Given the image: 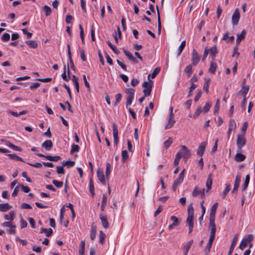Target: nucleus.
I'll use <instances>...</instances> for the list:
<instances>
[{"label": "nucleus", "mask_w": 255, "mask_h": 255, "mask_svg": "<svg viewBox=\"0 0 255 255\" xmlns=\"http://www.w3.org/2000/svg\"><path fill=\"white\" fill-rule=\"evenodd\" d=\"M194 208L193 204L191 203L188 207V217L186 220V223L188 225L189 232L188 233L190 234L193 229L194 226Z\"/></svg>", "instance_id": "1"}, {"label": "nucleus", "mask_w": 255, "mask_h": 255, "mask_svg": "<svg viewBox=\"0 0 255 255\" xmlns=\"http://www.w3.org/2000/svg\"><path fill=\"white\" fill-rule=\"evenodd\" d=\"M173 107L170 108V114L168 118V124L165 127V129H167L172 128L175 123L174 116L173 113Z\"/></svg>", "instance_id": "2"}, {"label": "nucleus", "mask_w": 255, "mask_h": 255, "mask_svg": "<svg viewBox=\"0 0 255 255\" xmlns=\"http://www.w3.org/2000/svg\"><path fill=\"white\" fill-rule=\"evenodd\" d=\"M246 143V139L244 137V135H238L237 139V145L238 148V151L241 152L242 147Z\"/></svg>", "instance_id": "3"}, {"label": "nucleus", "mask_w": 255, "mask_h": 255, "mask_svg": "<svg viewBox=\"0 0 255 255\" xmlns=\"http://www.w3.org/2000/svg\"><path fill=\"white\" fill-rule=\"evenodd\" d=\"M142 87L144 88L143 90L144 96H149L152 90V85L149 84L148 82L144 81L142 83Z\"/></svg>", "instance_id": "4"}, {"label": "nucleus", "mask_w": 255, "mask_h": 255, "mask_svg": "<svg viewBox=\"0 0 255 255\" xmlns=\"http://www.w3.org/2000/svg\"><path fill=\"white\" fill-rule=\"evenodd\" d=\"M215 220V219H209V227L211 228L210 237L214 238H215V234L216 232Z\"/></svg>", "instance_id": "5"}, {"label": "nucleus", "mask_w": 255, "mask_h": 255, "mask_svg": "<svg viewBox=\"0 0 255 255\" xmlns=\"http://www.w3.org/2000/svg\"><path fill=\"white\" fill-rule=\"evenodd\" d=\"M181 147V150L182 151L180 152L181 153V156H182L183 158L186 160L191 155L190 151L185 145H182Z\"/></svg>", "instance_id": "6"}, {"label": "nucleus", "mask_w": 255, "mask_h": 255, "mask_svg": "<svg viewBox=\"0 0 255 255\" xmlns=\"http://www.w3.org/2000/svg\"><path fill=\"white\" fill-rule=\"evenodd\" d=\"M200 60V56L198 53L197 51L195 49L193 50L192 54V63L194 66L198 64V62Z\"/></svg>", "instance_id": "7"}, {"label": "nucleus", "mask_w": 255, "mask_h": 255, "mask_svg": "<svg viewBox=\"0 0 255 255\" xmlns=\"http://www.w3.org/2000/svg\"><path fill=\"white\" fill-rule=\"evenodd\" d=\"M240 12L238 8L236 9L232 17V21L233 25H237L240 19Z\"/></svg>", "instance_id": "8"}, {"label": "nucleus", "mask_w": 255, "mask_h": 255, "mask_svg": "<svg viewBox=\"0 0 255 255\" xmlns=\"http://www.w3.org/2000/svg\"><path fill=\"white\" fill-rule=\"evenodd\" d=\"M37 155L40 157H45L47 160L52 161H57L61 159L60 156L56 155V156H51V155H45L42 153H38Z\"/></svg>", "instance_id": "9"}, {"label": "nucleus", "mask_w": 255, "mask_h": 255, "mask_svg": "<svg viewBox=\"0 0 255 255\" xmlns=\"http://www.w3.org/2000/svg\"><path fill=\"white\" fill-rule=\"evenodd\" d=\"M241 175H239V174H238L236 176L235 182V183H234V188H233V190L232 191V193L233 194H237V191H238V188L239 187V185H240V181H241Z\"/></svg>", "instance_id": "10"}, {"label": "nucleus", "mask_w": 255, "mask_h": 255, "mask_svg": "<svg viewBox=\"0 0 255 255\" xmlns=\"http://www.w3.org/2000/svg\"><path fill=\"white\" fill-rule=\"evenodd\" d=\"M170 220L172 222V224L168 226V229L169 230H172L174 227H177L179 225V221L178 219L174 216H172L170 217Z\"/></svg>", "instance_id": "11"}, {"label": "nucleus", "mask_w": 255, "mask_h": 255, "mask_svg": "<svg viewBox=\"0 0 255 255\" xmlns=\"http://www.w3.org/2000/svg\"><path fill=\"white\" fill-rule=\"evenodd\" d=\"M218 206V203L217 202L215 203L211 207L210 213V218L209 219H215L216 212Z\"/></svg>", "instance_id": "12"}, {"label": "nucleus", "mask_w": 255, "mask_h": 255, "mask_svg": "<svg viewBox=\"0 0 255 255\" xmlns=\"http://www.w3.org/2000/svg\"><path fill=\"white\" fill-rule=\"evenodd\" d=\"M207 145L206 142H202L200 144L198 148L197 153L199 156H202L203 153H204L206 146Z\"/></svg>", "instance_id": "13"}, {"label": "nucleus", "mask_w": 255, "mask_h": 255, "mask_svg": "<svg viewBox=\"0 0 255 255\" xmlns=\"http://www.w3.org/2000/svg\"><path fill=\"white\" fill-rule=\"evenodd\" d=\"M205 189H202L200 190H199L197 187H196L194 190L192 192V196L193 197H196L198 195L200 194L201 195V197L203 198L205 197Z\"/></svg>", "instance_id": "14"}, {"label": "nucleus", "mask_w": 255, "mask_h": 255, "mask_svg": "<svg viewBox=\"0 0 255 255\" xmlns=\"http://www.w3.org/2000/svg\"><path fill=\"white\" fill-rule=\"evenodd\" d=\"M97 176L99 180L101 182V183L103 185H105L106 181L105 177L104 174V172L103 171L98 169L97 172Z\"/></svg>", "instance_id": "15"}, {"label": "nucleus", "mask_w": 255, "mask_h": 255, "mask_svg": "<svg viewBox=\"0 0 255 255\" xmlns=\"http://www.w3.org/2000/svg\"><path fill=\"white\" fill-rule=\"evenodd\" d=\"M100 218L101 220L102 225L105 229H108L109 227V222L107 220V218L106 215L101 214Z\"/></svg>", "instance_id": "16"}, {"label": "nucleus", "mask_w": 255, "mask_h": 255, "mask_svg": "<svg viewBox=\"0 0 255 255\" xmlns=\"http://www.w3.org/2000/svg\"><path fill=\"white\" fill-rule=\"evenodd\" d=\"M217 67V64L215 62V60H211L210 67L209 69V72L213 74H214Z\"/></svg>", "instance_id": "17"}, {"label": "nucleus", "mask_w": 255, "mask_h": 255, "mask_svg": "<svg viewBox=\"0 0 255 255\" xmlns=\"http://www.w3.org/2000/svg\"><path fill=\"white\" fill-rule=\"evenodd\" d=\"M42 146L46 150H50L53 146L52 142L50 140H46L42 144Z\"/></svg>", "instance_id": "18"}, {"label": "nucleus", "mask_w": 255, "mask_h": 255, "mask_svg": "<svg viewBox=\"0 0 255 255\" xmlns=\"http://www.w3.org/2000/svg\"><path fill=\"white\" fill-rule=\"evenodd\" d=\"M214 240H215V238L210 237L209 242H208V243L205 248V250L206 254H207L210 252Z\"/></svg>", "instance_id": "19"}, {"label": "nucleus", "mask_w": 255, "mask_h": 255, "mask_svg": "<svg viewBox=\"0 0 255 255\" xmlns=\"http://www.w3.org/2000/svg\"><path fill=\"white\" fill-rule=\"evenodd\" d=\"M208 50L210 52V56H211V59H213V60H215V57H216V54L218 53V50H217L216 45H214V46L211 47L210 49H209Z\"/></svg>", "instance_id": "20"}, {"label": "nucleus", "mask_w": 255, "mask_h": 255, "mask_svg": "<svg viewBox=\"0 0 255 255\" xmlns=\"http://www.w3.org/2000/svg\"><path fill=\"white\" fill-rule=\"evenodd\" d=\"M212 183H213L212 174L211 173H210L208 176L207 180V181L206 183V186L207 188V191H208L210 189H211Z\"/></svg>", "instance_id": "21"}, {"label": "nucleus", "mask_w": 255, "mask_h": 255, "mask_svg": "<svg viewBox=\"0 0 255 255\" xmlns=\"http://www.w3.org/2000/svg\"><path fill=\"white\" fill-rule=\"evenodd\" d=\"M246 30L245 29H243L242 31V32L241 34H237V39H236V43L238 45L240 44V43L241 42V41L244 39L245 37V36H246Z\"/></svg>", "instance_id": "22"}, {"label": "nucleus", "mask_w": 255, "mask_h": 255, "mask_svg": "<svg viewBox=\"0 0 255 255\" xmlns=\"http://www.w3.org/2000/svg\"><path fill=\"white\" fill-rule=\"evenodd\" d=\"M238 151V153L235 156V160L237 162H241L246 159V156Z\"/></svg>", "instance_id": "23"}, {"label": "nucleus", "mask_w": 255, "mask_h": 255, "mask_svg": "<svg viewBox=\"0 0 255 255\" xmlns=\"http://www.w3.org/2000/svg\"><path fill=\"white\" fill-rule=\"evenodd\" d=\"M210 78H204V83L203 85V90L208 93L209 92V88L210 84Z\"/></svg>", "instance_id": "24"}, {"label": "nucleus", "mask_w": 255, "mask_h": 255, "mask_svg": "<svg viewBox=\"0 0 255 255\" xmlns=\"http://www.w3.org/2000/svg\"><path fill=\"white\" fill-rule=\"evenodd\" d=\"M11 208L12 206L7 203L0 204V211L1 212H6Z\"/></svg>", "instance_id": "25"}, {"label": "nucleus", "mask_w": 255, "mask_h": 255, "mask_svg": "<svg viewBox=\"0 0 255 255\" xmlns=\"http://www.w3.org/2000/svg\"><path fill=\"white\" fill-rule=\"evenodd\" d=\"M123 52L130 60L132 61L134 63L137 62V60L135 58H134L132 56V54L130 52L127 51V50H123Z\"/></svg>", "instance_id": "26"}, {"label": "nucleus", "mask_w": 255, "mask_h": 255, "mask_svg": "<svg viewBox=\"0 0 255 255\" xmlns=\"http://www.w3.org/2000/svg\"><path fill=\"white\" fill-rule=\"evenodd\" d=\"M156 10L157 12V21H158V34H160L161 33V24L160 21V13L158 9V7L156 5Z\"/></svg>", "instance_id": "27"}, {"label": "nucleus", "mask_w": 255, "mask_h": 255, "mask_svg": "<svg viewBox=\"0 0 255 255\" xmlns=\"http://www.w3.org/2000/svg\"><path fill=\"white\" fill-rule=\"evenodd\" d=\"M135 90L133 89H128L126 91L127 99H133Z\"/></svg>", "instance_id": "28"}, {"label": "nucleus", "mask_w": 255, "mask_h": 255, "mask_svg": "<svg viewBox=\"0 0 255 255\" xmlns=\"http://www.w3.org/2000/svg\"><path fill=\"white\" fill-rule=\"evenodd\" d=\"M97 234V228L96 226L92 225L90 232V238L92 240H94L96 238Z\"/></svg>", "instance_id": "29"}, {"label": "nucleus", "mask_w": 255, "mask_h": 255, "mask_svg": "<svg viewBox=\"0 0 255 255\" xmlns=\"http://www.w3.org/2000/svg\"><path fill=\"white\" fill-rule=\"evenodd\" d=\"M25 43L30 48H36L38 47V43L35 40H27Z\"/></svg>", "instance_id": "30"}, {"label": "nucleus", "mask_w": 255, "mask_h": 255, "mask_svg": "<svg viewBox=\"0 0 255 255\" xmlns=\"http://www.w3.org/2000/svg\"><path fill=\"white\" fill-rule=\"evenodd\" d=\"M40 233H45L46 236L48 237L51 236L53 233V230L52 229L49 228L48 229H45V228H41L40 230Z\"/></svg>", "instance_id": "31"}, {"label": "nucleus", "mask_w": 255, "mask_h": 255, "mask_svg": "<svg viewBox=\"0 0 255 255\" xmlns=\"http://www.w3.org/2000/svg\"><path fill=\"white\" fill-rule=\"evenodd\" d=\"M6 141V145L9 147L10 148H12V149L15 150V151H22V149L21 147L16 146L14 145L13 144L9 142V141Z\"/></svg>", "instance_id": "32"}, {"label": "nucleus", "mask_w": 255, "mask_h": 255, "mask_svg": "<svg viewBox=\"0 0 255 255\" xmlns=\"http://www.w3.org/2000/svg\"><path fill=\"white\" fill-rule=\"evenodd\" d=\"M15 217V213L14 211H10L8 215H5L4 216V218L6 220H10V221H12L14 220Z\"/></svg>", "instance_id": "33"}, {"label": "nucleus", "mask_w": 255, "mask_h": 255, "mask_svg": "<svg viewBox=\"0 0 255 255\" xmlns=\"http://www.w3.org/2000/svg\"><path fill=\"white\" fill-rule=\"evenodd\" d=\"M249 90V86H243L242 89L239 91V93L241 94L244 97H246V95L247 94Z\"/></svg>", "instance_id": "34"}, {"label": "nucleus", "mask_w": 255, "mask_h": 255, "mask_svg": "<svg viewBox=\"0 0 255 255\" xmlns=\"http://www.w3.org/2000/svg\"><path fill=\"white\" fill-rule=\"evenodd\" d=\"M72 81L76 87L77 92H79V84L78 82V79L75 75L72 76Z\"/></svg>", "instance_id": "35"}, {"label": "nucleus", "mask_w": 255, "mask_h": 255, "mask_svg": "<svg viewBox=\"0 0 255 255\" xmlns=\"http://www.w3.org/2000/svg\"><path fill=\"white\" fill-rule=\"evenodd\" d=\"M193 243V240L189 241L184 246V255H187L188 252Z\"/></svg>", "instance_id": "36"}, {"label": "nucleus", "mask_w": 255, "mask_h": 255, "mask_svg": "<svg viewBox=\"0 0 255 255\" xmlns=\"http://www.w3.org/2000/svg\"><path fill=\"white\" fill-rule=\"evenodd\" d=\"M229 130H235L237 127L236 123L234 120L231 119L229 123Z\"/></svg>", "instance_id": "37"}, {"label": "nucleus", "mask_w": 255, "mask_h": 255, "mask_svg": "<svg viewBox=\"0 0 255 255\" xmlns=\"http://www.w3.org/2000/svg\"><path fill=\"white\" fill-rule=\"evenodd\" d=\"M160 68L159 67H156L155 69H154L152 74H149L148 75V78L149 79L150 77L152 79L154 78L160 72Z\"/></svg>", "instance_id": "38"}, {"label": "nucleus", "mask_w": 255, "mask_h": 255, "mask_svg": "<svg viewBox=\"0 0 255 255\" xmlns=\"http://www.w3.org/2000/svg\"><path fill=\"white\" fill-rule=\"evenodd\" d=\"M89 191L92 196L93 197L95 195L94 185L92 178L90 179L89 181Z\"/></svg>", "instance_id": "39"}, {"label": "nucleus", "mask_w": 255, "mask_h": 255, "mask_svg": "<svg viewBox=\"0 0 255 255\" xmlns=\"http://www.w3.org/2000/svg\"><path fill=\"white\" fill-rule=\"evenodd\" d=\"M111 165L109 163L106 164V177L109 179L111 174Z\"/></svg>", "instance_id": "40"}, {"label": "nucleus", "mask_w": 255, "mask_h": 255, "mask_svg": "<svg viewBox=\"0 0 255 255\" xmlns=\"http://www.w3.org/2000/svg\"><path fill=\"white\" fill-rule=\"evenodd\" d=\"M249 181H250V175H247L246 176V178H245V182H244V183L243 185V187H242V190L243 191H245L246 190V189L247 188L248 186V185H249Z\"/></svg>", "instance_id": "41"}, {"label": "nucleus", "mask_w": 255, "mask_h": 255, "mask_svg": "<svg viewBox=\"0 0 255 255\" xmlns=\"http://www.w3.org/2000/svg\"><path fill=\"white\" fill-rule=\"evenodd\" d=\"M8 156L11 159L13 160H18L22 162H24V160L21 158L20 157H19L15 154H8Z\"/></svg>", "instance_id": "42"}, {"label": "nucleus", "mask_w": 255, "mask_h": 255, "mask_svg": "<svg viewBox=\"0 0 255 255\" xmlns=\"http://www.w3.org/2000/svg\"><path fill=\"white\" fill-rule=\"evenodd\" d=\"M43 10L45 12V15L46 16H48L51 14L52 10L51 8L46 5L43 6Z\"/></svg>", "instance_id": "43"}, {"label": "nucleus", "mask_w": 255, "mask_h": 255, "mask_svg": "<svg viewBox=\"0 0 255 255\" xmlns=\"http://www.w3.org/2000/svg\"><path fill=\"white\" fill-rule=\"evenodd\" d=\"M186 45V41H183L178 49L177 56H179L182 52Z\"/></svg>", "instance_id": "44"}, {"label": "nucleus", "mask_w": 255, "mask_h": 255, "mask_svg": "<svg viewBox=\"0 0 255 255\" xmlns=\"http://www.w3.org/2000/svg\"><path fill=\"white\" fill-rule=\"evenodd\" d=\"M181 157V153H180V152H178L176 154L174 161V163L175 166H177L178 165Z\"/></svg>", "instance_id": "45"}, {"label": "nucleus", "mask_w": 255, "mask_h": 255, "mask_svg": "<svg viewBox=\"0 0 255 255\" xmlns=\"http://www.w3.org/2000/svg\"><path fill=\"white\" fill-rule=\"evenodd\" d=\"M107 43L115 53L118 54L119 53V51L117 49V47L112 44V43L110 41H108Z\"/></svg>", "instance_id": "46"}, {"label": "nucleus", "mask_w": 255, "mask_h": 255, "mask_svg": "<svg viewBox=\"0 0 255 255\" xmlns=\"http://www.w3.org/2000/svg\"><path fill=\"white\" fill-rule=\"evenodd\" d=\"M184 171L185 169H183L181 172L180 173L179 177L177 179L175 180V181H177L178 183L181 184L183 181L184 177Z\"/></svg>", "instance_id": "47"}, {"label": "nucleus", "mask_w": 255, "mask_h": 255, "mask_svg": "<svg viewBox=\"0 0 255 255\" xmlns=\"http://www.w3.org/2000/svg\"><path fill=\"white\" fill-rule=\"evenodd\" d=\"M172 138L171 137H169L168 139L164 142V147L167 149L172 144Z\"/></svg>", "instance_id": "48"}, {"label": "nucleus", "mask_w": 255, "mask_h": 255, "mask_svg": "<svg viewBox=\"0 0 255 255\" xmlns=\"http://www.w3.org/2000/svg\"><path fill=\"white\" fill-rule=\"evenodd\" d=\"M184 72L188 75V77H190L191 75L192 72H193L191 65H189L187 66L185 68V69L184 70Z\"/></svg>", "instance_id": "49"}, {"label": "nucleus", "mask_w": 255, "mask_h": 255, "mask_svg": "<svg viewBox=\"0 0 255 255\" xmlns=\"http://www.w3.org/2000/svg\"><path fill=\"white\" fill-rule=\"evenodd\" d=\"M212 106V104L210 102H208L206 103L205 105L203 107V111L206 113L209 111L211 107Z\"/></svg>", "instance_id": "50"}, {"label": "nucleus", "mask_w": 255, "mask_h": 255, "mask_svg": "<svg viewBox=\"0 0 255 255\" xmlns=\"http://www.w3.org/2000/svg\"><path fill=\"white\" fill-rule=\"evenodd\" d=\"M122 160L125 162L128 158V153L127 150H123L122 152Z\"/></svg>", "instance_id": "51"}, {"label": "nucleus", "mask_w": 255, "mask_h": 255, "mask_svg": "<svg viewBox=\"0 0 255 255\" xmlns=\"http://www.w3.org/2000/svg\"><path fill=\"white\" fill-rule=\"evenodd\" d=\"M79 149H80V147L78 145L73 144L72 145L70 153H71V154H73L75 152H78Z\"/></svg>", "instance_id": "52"}, {"label": "nucleus", "mask_w": 255, "mask_h": 255, "mask_svg": "<svg viewBox=\"0 0 255 255\" xmlns=\"http://www.w3.org/2000/svg\"><path fill=\"white\" fill-rule=\"evenodd\" d=\"M105 238V234L101 231L99 233V241L101 244H103Z\"/></svg>", "instance_id": "53"}, {"label": "nucleus", "mask_w": 255, "mask_h": 255, "mask_svg": "<svg viewBox=\"0 0 255 255\" xmlns=\"http://www.w3.org/2000/svg\"><path fill=\"white\" fill-rule=\"evenodd\" d=\"M113 130L114 137H118V129L116 124H113Z\"/></svg>", "instance_id": "54"}, {"label": "nucleus", "mask_w": 255, "mask_h": 255, "mask_svg": "<svg viewBox=\"0 0 255 255\" xmlns=\"http://www.w3.org/2000/svg\"><path fill=\"white\" fill-rule=\"evenodd\" d=\"M248 243H248L247 241L244 238L240 243L239 246L240 249L243 250L247 246Z\"/></svg>", "instance_id": "55"}, {"label": "nucleus", "mask_w": 255, "mask_h": 255, "mask_svg": "<svg viewBox=\"0 0 255 255\" xmlns=\"http://www.w3.org/2000/svg\"><path fill=\"white\" fill-rule=\"evenodd\" d=\"M52 183L57 188H61L63 185L62 181H59L56 180H53L52 181Z\"/></svg>", "instance_id": "56"}, {"label": "nucleus", "mask_w": 255, "mask_h": 255, "mask_svg": "<svg viewBox=\"0 0 255 255\" xmlns=\"http://www.w3.org/2000/svg\"><path fill=\"white\" fill-rule=\"evenodd\" d=\"M1 226L3 227H6L8 228H15L16 226L11 224V221L10 222H4L2 224Z\"/></svg>", "instance_id": "57"}, {"label": "nucleus", "mask_w": 255, "mask_h": 255, "mask_svg": "<svg viewBox=\"0 0 255 255\" xmlns=\"http://www.w3.org/2000/svg\"><path fill=\"white\" fill-rule=\"evenodd\" d=\"M116 102H115V106H116L118 105V104L121 102L122 95L121 94L119 93L116 95Z\"/></svg>", "instance_id": "58"}, {"label": "nucleus", "mask_w": 255, "mask_h": 255, "mask_svg": "<svg viewBox=\"0 0 255 255\" xmlns=\"http://www.w3.org/2000/svg\"><path fill=\"white\" fill-rule=\"evenodd\" d=\"M230 190V184H226V187L225 189H224L223 193V198H225L227 194L228 193V192Z\"/></svg>", "instance_id": "59"}, {"label": "nucleus", "mask_w": 255, "mask_h": 255, "mask_svg": "<svg viewBox=\"0 0 255 255\" xmlns=\"http://www.w3.org/2000/svg\"><path fill=\"white\" fill-rule=\"evenodd\" d=\"M63 166H67V167H73L75 164V162L73 161H67L63 162Z\"/></svg>", "instance_id": "60"}, {"label": "nucleus", "mask_w": 255, "mask_h": 255, "mask_svg": "<svg viewBox=\"0 0 255 255\" xmlns=\"http://www.w3.org/2000/svg\"><path fill=\"white\" fill-rule=\"evenodd\" d=\"M201 112H202V108H201V107L199 106L198 107L196 112H195V114L193 115V118L194 119L197 118L199 116V115L200 114V113Z\"/></svg>", "instance_id": "61"}, {"label": "nucleus", "mask_w": 255, "mask_h": 255, "mask_svg": "<svg viewBox=\"0 0 255 255\" xmlns=\"http://www.w3.org/2000/svg\"><path fill=\"white\" fill-rule=\"evenodd\" d=\"M64 166H63V165L62 166H57L56 167V169H57V172L58 174H64V172H65V171H64V169L63 168Z\"/></svg>", "instance_id": "62"}, {"label": "nucleus", "mask_w": 255, "mask_h": 255, "mask_svg": "<svg viewBox=\"0 0 255 255\" xmlns=\"http://www.w3.org/2000/svg\"><path fill=\"white\" fill-rule=\"evenodd\" d=\"M10 39V35L8 33H5L1 36V40L3 41H8Z\"/></svg>", "instance_id": "63"}, {"label": "nucleus", "mask_w": 255, "mask_h": 255, "mask_svg": "<svg viewBox=\"0 0 255 255\" xmlns=\"http://www.w3.org/2000/svg\"><path fill=\"white\" fill-rule=\"evenodd\" d=\"M83 78V80H84V82L85 86L88 89V91L90 92L91 89H90V84L88 83V82L87 80L86 75H84Z\"/></svg>", "instance_id": "64"}]
</instances>
